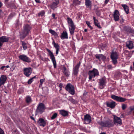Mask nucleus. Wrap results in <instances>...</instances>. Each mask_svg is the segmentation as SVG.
<instances>
[{"label":"nucleus","mask_w":134,"mask_h":134,"mask_svg":"<svg viewBox=\"0 0 134 134\" xmlns=\"http://www.w3.org/2000/svg\"><path fill=\"white\" fill-rule=\"evenodd\" d=\"M119 57V54L116 52L113 51L111 53L110 58L113 63L115 65L117 63V59Z\"/></svg>","instance_id":"39448f33"},{"label":"nucleus","mask_w":134,"mask_h":134,"mask_svg":"<svg viewBox=\"0 0 134 134\" xmlns=\"http://www.w3.org/2000/svg\"><path fill=\"white\" fill-rule=\"evenodd\" d=\"M0 134H4L3 131L1 128H0Z\"/></svg>","instance_id":"49530a36"},{"label":"nucleus","mask_w":134,"mask_h":134,"mask_svg":"<svg viewBox=\"0 0 134 134\" xmlns=\"http://www.w3.org/2000/svg\"><path fill=\"white\" fill-rule=\"evenodd\" d=\"M60 113L61 114L64 116L68 115V111L64 110H60Z\"/></svg>","instance_id":"cd10ccee"},{"label":"nucleus","mask_w":134,"mask_h":134,"mask_svg":"<svg viewBox=\"0 0 134 134\" xmlns=\"http://www.w3.org/2000/svg\"><path fill=\"white\" fill-rule=\"evenodd\" d=\"M59 48L56 49V54L57 55L58 53V52L59 51Z\"/></svg>","instance_id":"09e8293b"},{"label":"nucleus","mask_w":134,"mask_h":134,"mask_svg":"<svg viewBox=\"0 0 134 134\" xmlns=\"http://www.w3.org/2000/svg\"><path fill=\"white\" fill-rule=\"evenodd\" d=\"M98 124L101 126L104 127H111L114 125V124L112 120H108L104 121H100Z\"/></svg>","instance_id":"f03ea898"},{"label":"nucleus","mask_w":134,"mask_h":134,"mask_svg":"<svg viewBox=\"0 0 134 134\" xmlns=\"http://www.w3.org/2000/svg\"><path fill=\"white\" fill-rule=\"evenodd\" d=\"M45 14V12L44 11H42L38 14V16H43Z\"/></svg>","instance_id":"e433bc0d"},{"label":"nucleus","mask_w":134,"mask_h":134,"mask_svg":"<svg viewBox=\"0 0 134 134\" xmlns=\"http://www.w3.org/2000/svg\"><path fill=\"white\" fill-rule=\"evenodd\" d=\"M36 78V76H34L32 77L27 82V83L28 84H31L32 82L33 81V79Z\"/></svg>","instance_id":"2f4dec72"},{"label":"nucleus","mask_w":134,"mask_h":134,"mask_svg":"<svg viewBox=\"0 0 134 134\" xmlns=\"http://www.w3.org/2000/svg\"><path fill=\"white\" fill-rule=\"evenodd\" d=\"M52 44L54 45V46L55 48L56 49L59 48V46L58 43H56L54 41H53L52 42Z\"/></svg>","instance_id":"473e14b6"},{"label":"nucleus","mask_w":134,"mask_h":134,"mask_svg":"<svg viewBox=\"0 0 134 134\" xmlns=\"http://www.w3.org/2000/svg\"><path fill=\"white\" fill-rule=\"evenodd\" d=\"M7 79V77L5 75H2L0 78V87L4 84Z\"/></svg>","instance_id":"6ab92c4d"},{"label":"nucleus","mask_w":134,"mask_h":134,"mask_svg":"<svg viewBox=\"0 0 134 134\" xmlns=\"http://www.w3.org/2000/svg\"><path fill=\"white\" fill-rule=\"evenodd\" d=\"M100 134H106V133L105 132H102L101 133H100Z\"/></svg>","instance_id":"680f3d73"},{"label":"nucleus","mask_w":134,"mask_h":134,"mask_svg":"<svg viewBox=\"0 0 134 134\" xmlns=\"http://www.w3.org/2000/svg\"><path fill=\"white\" fill-rule=\"evenodd\" d=\"M59 2V0H54L50 5L51 8L53 10L55 9L57 7Z\"/></svg>","instance_id":"f3484780"},{"label":"nucleus","mask_w":134,"mask_h":134,"mask_svg":"<svg viewBox=\"0 0 134 134\" xmlns=\"http://www.w3.org/2000/svg\"><path fill=\"white\" fill-rule=\"evenodd\" d=\"M127 107L126 105L125 104H122V108L123 110L125 109Z\"/></svg>","instance_id":"a19ab883"},{"label":"nucleus","mask_w":134,"mask_h":134,"mask_svg":"<svg viewBox=\"0 0 134 134\" xmlns=\"http://www.w3.org/2000/svg\"><path fill=\"white\" fill-rule=\"evenodd\" d=\"M125 31L127 33H132L133 31L131 28L129 26H125L124 28Z\"/></svg>","instance_id":"412c9836"},{"label":"nucleus","mask_w":134,"mask_h":134,"mask_svg":"<svg viewBox=\"0 0 134 134\" xmlns=\"http://www.w3.org/2000/svg\"><path fill=\"white\" fill-rule=\"evenodd\" d=\"M109 0H105V3L106 4L107 3L109 2Z\"/></svg>","instance_id":"4d7b16f0"},{"label":"nucleus","mask_w":134,"mask_h":134,"mask_svg":"<svg viewBox=\"0 0 134 134\" xmlns=\"http://www.w3.org/2000/svg\"><path fill=\"white\" fill-rule=\"evenodd\" d=\"M87 31V29H85V30H84V31L85 32H86Z\"/></svg>","instance_id":"e2e57ef3"},{"label":"nucleus","mask_w":134,"mask_h":134,"mask_svg":"<svg viewBox=\"0 0 134 134\" xmlns=\"http://www.w3.org/2000/svg\"><path fill=\"white\" fill-rule=\"evenodd\" d=\"M45 106L44 104L42 103H40L38 105L36 112L37 113L42 114L44 112L45 109Z\"/></svg>","instance_id":"0eeeda50"},{"label":"nucleus","mask_w":134,"mask_h":134,"mask_svg":"<svg viewBox=\"0 0 134 134\" xmlns=\"http://www.w3.org/2000/svg\"><path fill=\"white\" fill-rule=\"evenodd\" d=\"M5 67V66H3L1 67L0 69L1 70H3L4 69V68Z\"/></svg>","instance_id":"6e6d98bb"},{"label":"nucleus","mask_w":134,"mask_h":134,"mask_svg":"<svg viewBox=\"0 0 134 134\" xmlns=\"http://www.w3.org/2000/svg\"><path fill=\"white\" fill-rule=\"evenodd\" d=\"M130 109L131 110V111L134 110V106L132 107H131Z\"/></svg>","instance_id":"864d4df0"},{"label":"nucleus","mask_w":134,"mask_h":134,"mask_svg":"<svg viewBox=\"0 0 134 134\" xmlns=\"http://www.w3.org/2000/svg\"><path fill=\"white\" fill-rule=\"evenodd\" d=\"M9 0H5V1L6 2H8V1Z\"/></svg>","instance_id":"69168bd1"},{"label":"nucleus","mask_w":134,"mask_h":134,"mask_svg":"<svg viewBox=\"0 0 134 134\" xmlns=\"http://www.w3.org/2000/svg\"><path fill=\"white\" fill-rule=\"evenodd\" d=\"M106 83L105 79L104 78H102L99 79V85L101 89H103Z\"/></svg>","instance_id":"2eb2a0df"},{"label":"nucleus","mask_w":134,"mask_h":134,"mask_svg":"<svg viewBox=\"0 0 134 134\" xmlns=\"http://www.w3.org/2000/svg\"><path fill=\"white\" fill-rule=\"evenodd\" d=\"M68 100L73 103H76V101L71 97H70Z\"/></svg>","instance_id":"c9c22d12"},{"label":"nucleus","mask_w":134,"mask_h":134,"mask_svg":"<svg viewBox=\"0 0 134 134\" xmlns=\"http://www.w3.org/2000/svg\"><path fill=\"white\" fill-rule=\"evenodd\" d=\"M24 73L27 77H29L32 73V69L31 68H25L24 69Z\"/></svg>","instance_id":"f8f14e48"},{"label":"nucleus","mask_w":134,"mask_h":134,"mask_svg":"<svg viewBox=\"0 0 134 134\" xmlns=\"http://www.w3.org/2000/svg\"><path fill=\"white\" fill-rule=\"evenodd\" d=\"M86 24L91 29H93V27L90 25V22L87 21H86Z\"/></svg>","instance_id":"58836bf2"},{"label":"nucleus","mask_w":134,"mask_h":134,"mask_svg":"<svg viewBox=\"0 0 134 134\" xmlns=\"http://www.w3.org/2000/svg\"><path fill=\"white\" fill-rule=\"evenodd\" d=\"M119 15L118 11L117 10H116L114 11V19L115 21H118L119 20Z\"/></svg>","instance_id":"a211bd4d"},{"label":"nucleus","mask_w":134,"mask_h":134,"mask_svg":"<svg viewBox=\"0 0 134 134\" xmlns=\"http://www.w3.org/2000/svg\"><path fill=\"white\" fill-rule=\"evenodd\" d=\"M107 67L108 68V69H112V67L111 65H107Z\"/></svg>","instance_id":"c03bdc74"},{"label":"nucleus","mask_w":134,"mask_h":134,"mask_svg":"<svg viewBox=\"0 0 134 134\" xmlns=\"http://www.w3.org/2000/svg\"><path fill=\"white\" fill-rule=\"evenodd\" d=\"M63 84L62 83H60L59 85V86L61 88H62L63 87Z\"/></svg>","instance_id":"3c124183"},{"label":"nucleus","mask_w":134,"mask_h":134,"mask_svg":"<svg viewBox=\"0 0 134 134\" xmlns=\"http://www.w3.org/2000/svg\"><path fill=\"white\" fill-rule=\"evenodd\" d=\"M85 3L87 7H89L91 4V2L90 0H86Z\"/></svg>","instance_id":"c756f323"},{"label":"nucleus","mask_w":134,"mask_h":134,"mask_svg":"<svg viewBox=\"0 0 134 134\" xmlns=\"http://www.w3.org/2000/svg\"><path fill=\"white\" fill-rule=\"evenodd\" d=\"M73 3L76 5H79L80 4V2L78 0H74Z\"/></svg>","instance_id":"72a5a7b5"},{"label":"nucleus","mask_w":134,"mask_h":134,"mask_svg":"<svg viewBox=\"0 0 134 134\" xmlns=\"http://www.w3.org/2000/svg\"><path fill=\"white\" fill-rule=\"evenodd\" d=\"M96 14L98 15H100V14L98 11H97L96 12Z\"/></svg>","instance_id":"5fc2aeb1"},{"label":"nucleus","mask_w":134,"mask_h":134,"mask_svg":"<svg viewBox=\"0 0 134 134\" xmlns=\"http://www.w3.org/2000/svg\"><path fill=\"white\" fill-rule=\"evenodd\" d=\"M49 32L53 35L55 36H57L58 35L56 32L55 31L51 29H50L49 30Z\"/></svg>","instance_id":"c85d7f7f"},{"label":"nucleus","mask_w":134,"mask_h":134,"mask_svg":"<svg viewBox=\"0 0 134 134\" xmlns=\"http://www.w3.org/2000/svg\"><path fill=\"white\" fill-rule=\"evenodd\" d=\"M121 6L123 8L126 13L128 14L129 13V7L126 4H122Z\"/></svg>","instance_id":"bb28decb"},{"label":"nucleus","mask_w":134,"mask_h":134,"mask_svg":"<svg viewBox=\"0 0 134 134\" xmlns=\"http://www.w3.org/2000/svg\"><path fill=\"white\" fill-rule=\"evenodd\" d=\"M65 89L69 93L72 95L75 93L74 87L71 84L69 83L67 84L65 87Z\"/></svg>","instance_id":"423d86ee"},{"label":"nucleus","mask_w":134,"mask_h":134,"mask_svg":"<svg viewBox=\"0 0 134 134\" xmlns=\"http://www.w3.org/2000/svg\"><path fill=\"white\" fill-rule=\"evenodd\" d=\"M115 103L114 102L112 101L111 102H108L107 103V107H110L112 109L115 106Z\"/></svg>","instance_id":"393cba45"},{"label":"nucleus","mask_w":134,"mask_h":134,"mask_svg":"<svg viewBox=\"0 0 134 134\" xmlns=\"http://www.w3.org/2000/svg\"><path fill=\"white\" fill-rule=\"evenodd\" d=\"M96 26L99 28H101V27L100 25V24L99 23H96L94 24Z\"/></svg>","instance_id":"ea45409f"},{"label":"nucleus","mask_w":134,"mask_h":134,"mask_svg":"<svg viewBox=\"0 0 134 134\" xmlns=\"http://www.w3.org/2000/svg\"><path fill=\"white\" fill-rule=\"evenodd\" d=\"M31 27L28 24L25 25L23 27V30L20 33V40L24 39L29 34Z\"/></svg>","instance_id":"f257e3e1"},{"label":"nucleus","mask_w":134,"mask_h":134,"mask_svg":"<svg viewBox=\"0 0 134 134\" xmlns=\"http://www.w3.org/2000/svg\"><path fill=\"white\" fill-rule=\"evenodd\" d=\"M62 72L64 75L66 77H68L70 75L69 71L67 70L66 68L64 66H63L62 68Z\"/></svg>","instance_id":"5701e85b"},{"label":"nucleus","mask_w":134,"mask_h":134,"mask_svg":"<svg viewBox=\"0 0 134 134\" xmlns=\"http://www.w3.org/2000/svg\"><path fill=\"white\" fill-rule=\"evenodd\" d=\"M61 38L63 40L64 39H68V34L67 32L65 31H64L62 34L60 36Z\"/></svg>","instance_id":"b1692460"},{"label":"nucleus","mask_w":134,"mask_h":134,"mask_svg":"<svg viewBox=\"0 0 134 134\" xmlns=\"http://www.w3.org/2000/svg\"><path fill=\"white\" fill-rule=\"evenodd\" d=\"M84 123L86 124H89L91 120V116L88 114H86L84 116Z\"/></svg>","instance_id":"dca6fc26"},{"label":"nucleus","mask_w":134,"mask_h":134,"mask_svg":"<svg viewBox=\"0 0 134 134\" xmlns=\"http://www.w3.org/2000/svg\"><path fill=\"white\" fill-rule=\"evenodd\" d=\"M101 55L100 56L101 59H102L103 60H105L106 59V57L105 56H104V55H103L102 54H101Z\"/></svg>","instance_id":"79ce46f5"},{"label":"nucleus","mask_w":134,"mask_h":134,"mask_svg":"<svg viewBox=\"0 0 134 134\" xmlns=\"http://www.w3.org/2000/svg\"><path fill=\"white\" fill-rule=\"evenodd\" d=\"M45 81V80L43 79H41L40 80V82L41 83V84L42 85V83Z\"/></svg>","instance_id":"a18cd8bd"},{"label":"nucleus","mask_w":134,"mask_h":134,"mask_svg":"<svg viewBox=\"0 0 134 134\" xmlns=\"http://www.w3.org/2000/svg\"><path fill=\"white\" fill-rule=\"evenodd\" d=\"M46 50L48 52L49 55L50 56V58L51 59L52 61L53 64L54 68H56L57 67L56 62L55 60V57L53 53L48 49L47 48Z\"/></svg>","instance_id":"6e6552de"},{"label":"nucleus","mask_w":134,"mask_h":134,"mask_svg":"<svg viewBox=\"0 0 134 134\" xmlns=\"http://www.w3.org/2000/svg\"><path fill=\"white\" fill-rule=\"evenodd\" d=\"M111 97L113 99L115 100L118 102H125L126 99L122 97H118L114 95H112Z\"/></svg>","instance_id":"1a4fd4ad"},{"label":"nucleus","mask_w":134,"mask_h":134,"mask_svg":"<svg viewBox=\"0 0 134 134\" xmlns=\"http://www.w3.org/2000/svg\"><path fill=\"white\" fill-rule=\"evenodd\" d=\"M87 94V92L86 91H84L83 93V96H86Z\"/></svg>","instance_id":"de8ad7c7"},{"label":"nucleus","mask_w":134,"mask_h":134,"mask_svg":"<svg viewBox=\"0 0 134 134\" xmlns=\"http://www.w3.org/2000/svg\"><path fill=\"white\" fill-rule=\"evenodd\" d=\"M37 123L39 124L40 126L44 127L46 125V122L44 120V119L42 118H40L39 119Z\"/></svg>","instance_id":"4be33fe9"},{"label":"nucleus","mask_w":134,"mask_h":134,"mask_svg":"<svg viewBox=\"0 0 134 134\" xmlns=\"http://www.w3.org/2000/svg\"><path fill=\"white\" fill-rule=\"evenodd\" d=\"M130 69H131V70H132V69L133 68H132V66H131L130 67Z\"/></svg>","instance_id":"338daca9"},{"label":"nucleus","mask_w":134,"mask_h":134,"mask_svg":"<svg viewBox=\"0 0 134 134\" xmlns=\"http://www.w3.org/2000/svg\"><path fill=\"white\" fill-rule=\"evenodd\" d=\"M35 1L37 3H40V0H35Z\"/></svg>","instance_id":"13d9d810"},{"label":"nucleus","mask_w":134,"mask_h":134,"mask_svg":"<svg viewBox=\"0 0 134 134\" xmlns=\"http://www.w3.org/2000/svg\"><path fill=\"white\" fill-rule=\"evenodd\" d=\"M69 26L70 33L71 35H73L74 33V31L75 29V26L72 20L69 18H67Z\"/></svg>","instance_id":"20e7f679"},{"label":"nucleus","mask_w":134,"mask_h":134,"mask_svg":"<svg viewBox=\"0 0 134 134\" xmlns=\"http://www.w3.org/2000/svg\"><path fill=\"white\" fill-rule=\"evenodd\" d=\"M89 75V79L91 80L92 78L96 76H98L99 75L98 70L95 68H94L92 70L89 71L88 73Z\"/></svg>","instance_id":"7ed1b4c3"},{"label":"nucleus","mask_w":134,"mask_h":134,"mask_svg":"<svg viewBox=\"0 0 134 134\" xmlns=\"http://www.w3.org/2000/svg\"><path fill=\"white\" fill-rule=\"evenodd\" d=\"M101 54H97L95 55V56L96 59H98L100 60V59L101 58Z\"/></svg>","instance_id":"4c0bfd02"},{"label":"nucleus","mask_w":134,"mask_h":134,"mask_svg":"<svg viewBox=\"0 0 134 134\" xmlns=\"http://www.w3.org/2000/svg\"><path fill=\"white\" fill-rule=\"evenodd\" d=\"M30 118L32 120L34 121H35V118L34 117H33V116H30Z\"/></svg>","instance_id":"603ef678"},{"label":"nucleus","mask_w":134,"mask_h":134,"mask_svg":"<svg viewBox=\"0 0 134 134\" xmlns=\"http://www.w3.org/2000/svg\"><path fill=\"white\" fill-rule=\"evenodd\" d=\"M55 15L54 13H53L52 15V16L53 17V18L55 19Z\"/></svg>","instance_id":"8fccbe9b"},{"label":"nucleus","mask_w":134,"mask_h":134,"mask_svg":"<svg viewBox=\"0 0 134 134\" xmlns=\"http://www.w3.org/2000/svg\"><path fill=\"white\" fill-rule=\"evenodd\" d=\"M114 123L116 125H120L122 124L121 120L119 118L114 115Z\"/></svg>","instance_id":"ddd939ff"},{"label":"nucleus","mask_w":134,"mask_h":134,"mask_svg":"<svg viewBox=\"0 0 134 134\" xmlns=\"http://www.w3.org/2000/svg\"><path fill=\"white\" fill-rule=\"evenodd\" d=\"M83 39V37H82V38H81V39H82V40Z\"/></svg>","instance_id":"774afa93"},{"label":"nucleus","mask_w":134,"mask_h":134,"mask_svg":"<svg viewBox=\"0 0 134 134\" xmlns=\"http://www.w3.org/2000/svg\"><path fill=\"white\" fill-rule=\"evenodd\" d=\"M80 62L77 64L73 68V74L74 75H77L79 71V68L80 65Z\"/></svg>","instance_id":"4468645a"},{"label":"nucleus","mask_w":134,"mask_h":134,"mask_svg":"<svg viewBox=\"0 0 134 134\" xmlns=\"http://www.w3.org/2000/svg\"><path fill=\"white\" fill-rule=\"evenodd\" d=\"M93 19L94 21V24H95L97 23L98 22V20L96 19V18L94 16L93 17Z\"/></svg>","instance_id":"37998d69"},{"label":"nucleus","mask_w":134,"mask_h":134,"mask_svg":"<svg viewBox=\"0 0 134 134\" xmlns=\"http://www.w3.org/2000/svg\"><path fill=\"white\" fill-rule=\"evenodd\" d=\"M2 3L0 2V8H1L2 6Z\"/></svg>","instance_id":"052dcab7"},{"label":"nucleus","mask_w":134,"mask_h":134,"mask_svg":"<svg viewBox=\"0 0 134 134\" xmlns=\"http://www.w3.org/2000/svg\"><path fill=\"white\" fill-rule=\"evenodd\" d=\"M126 47L129 49H132L133 48V44L132 41H128L126 42Z\"/></svg>","instance_id":"aec40b11"},{"label":"nucleus","mask_w":134,"mask_h":134,"mask_svg":"<svg viewBox=\"0 0 134 134\" xmlns=\"http://www.w3.org/2000/svg\"><path fill=\"white\" fill-rule=\"evenodd\" d=\"M57 113H54L52 115V116L51 117V119L52 120L55 119L57 117Z\"/></svg>","instance_id":"f704fd0d"},{"label":"nucleus","mask_w":134,"mask_h":134,"mask_svg":"<svg viewBox=\"0 0 134 134\" xmlns=\"http://www.w3.org/2000/svg\"><path fill=\"white\" fill-rule=\"evenodd\" d=\"M19 58L24 62L27 63H30L31 62V59L24 54L20 55L19 57Z\"/></svg>","instance_id":"9d476101"},{"label":"nucleus","mask_w":134,"mask_h":134,"mask_svg":"<svg viewBox=\"0 0 134 134\" xmlns=\"http://www.w3.org/2000/svg\"><path fill=\"white\" fill-rule=\"evenodd\" d=\"M27 104H30L32 101L30 96H26L25 98Z\"/></svg>","instance_id":"a878e982"},{"label":"nucleus","mask_w":134,"mask_h":134,"mask_svg":"<svg viewBox=\"0 0 134 134\" xmlns=\"http://www.w3.org/2000/svg\"><path fill=\"white\" fill-rule=\"evenodd\" d=\"M22 45L23 48L25 50L27 48V46H26V43L24 41H21Z\"/></svg>","instance_id":"7c9ffc66"},{"label":"nucleus","mask_w":134,"mask_h":134,"mask_svg":"<svg viewBox=\"0 0 134 134\" xmlns=\"http://www.w3.org/2000/svg\"><path fill=\"white\" fill-rule=\"evenodd\" d=\"M9 39V37L5 36H2L0 37V48L3 45V43L8 42Z\"/></svg>","instance_id":"9b49d317"},{"label":"nucleus","mask_w":134,"mask_h":134,"mask_svg":"<svg viewBox=\"0 0 134 134\" xmlns=\"http://www.w3.org/2000/svg\"><path fill=\"white\" fill-rule=\"evenodd\" d=\"M9 67V65H7L6 66H5V67H6L7 68H8Z\"/></svg>","instance_id":"0e129e2a"},{"label":"nucleus","mask_w":134,"mask_h":134,"mask_svg":"<svg viewBox=\"0 0 134 134\" xmlns=\"http://www.w3.org/2000/svg\"><path fill=\"white\" fill-rule=\"evenodd\" d=\"M13 17V16H11V14L10 15H9L8 17V19H10L12 17Z\"/></svg>","instance_id":"bf43d9fd"}]
</instances>
